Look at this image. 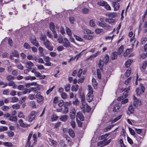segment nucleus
<instances>
[{"label":"nucleus","instance_id":"ddd939ff","mask_svg":"<svg viewBox=\"0 0 147 147\" xmlns=\"http://www.w3.org/2000/svg\"><path fill=\"white\" fill-rule=\"evenodd\" d=\"M105 21L109 24L113 25L115 22V20L111 18H107L105 20Z\"/></svg>","mask_w":147,"mask_h":147},{"label":"nucleus","instance_id":"052dcab7","mask_svg":"<svg viewBox=\"0 0 147 147\" xmlns=\"http://www.w3.org/2000/svg\"><path fill=\"white\" fill-rule=\"evenodd\" d=\"M34 94H30L28 95V98L30 100H33L35 98Z\"/></svg>","mask_w":147,"mask_h":147},{"label":"nucleus","instance_id":"338daca9","mask_svg":"<svg viewBox=\"0 0 147 147\" xmlns=\"http://www.w3.org/2000/svg\"><path fill=\"white\" fill-rule=\"evenodd\" d=\"M24 46L25 49H29L30 48V45L28 43H25L24 44Z\"/></svg>","mask_w":147,"mask_h":147},{"label":"nucleus","instance_id":"8fccbe9b","mask_svg":"<svg viewBox=\"0 0 147 147\" xmlns=\"http://www.w3.org/2000/svg\"><path fill=\"white\" fill-rule=\"evenodd\" d=\"M40 39L43 42V43L45 42L46 40H48L47 39V36L45 35H42L40 38Z\"/></svg>","mask_w":147,"mask_h":147},{"label":"nucleus","instance_id":"72a5a7b5","mask_svg":"<svg viewBox=\"0 0 147 147\" xmlns=\"http://www.w3.org/2000/svg\"><path fill=\"white\" fill-rule=\"evenodd\" d=\"M132 61V60L131 59L128 60L125 63V67H129Z\"/></svg>","mask_w":147,"mask_h":147},{"label":"nucleus","instance_id":"f8f14e48","mask_svg":"<svg viewBox=\"0 0 147 147\" xmlns=\"http://www.w3.org/2000/svg\"><path fill=\"white\" fill-rule=\"evenodd\" d=\"M19 122L20 125L22 127H26L30 126V125H28L23 123V120L22 119H20L19 121Z\"/></svg>","mask_w":147,"mask_h":147},{"label":"nucleus","instance_id":"6ab92c4d","mask_svg":"<svg viewBox=\"0 0 147 147\" xmlns=\"http://www.w3.org/2000/svg\"><path fill=\"white\" fill-rule=\"evenodd\" d=\"M35 76L38 77H40L41 79H44L46 77L45 75H42L41 74L38 72H36L35 74Z\"/></svg>","mask_w":147,"mask_h":147},{"label":"nucleus","instance_id":"c85d7f7f","mask_svg":"<svg viewBox=\"0 0 147 147\" xmlns=\"http://www.w3.org/2000/svg\"><path fill=\"white\" fill-rule=\"evenodd\" d=\"M109 56L107 55L104 58L103 61H104V63L105 64H107L109 61Z\"/></svg>","mask_w":147,"mask_h":147},{"label":"nucleus","instance_id":"423d86ee","mask_svg":"<svg viewBox=\"0 0 147 147\" xmlns=\"http://www.w3.org/2000/svg\"><path fill=\"white\" fill-rule=\"evenodd\" d=\"M100 53V52L98 51L96 53H94L89 57L87 59V60H92L96 57L99 55Z\"/></svg>","mask_w":147,"mask_h":147},{"label":"nucleus","instance_id":"603ef678","mask_svg":"<svg viewBox=\"0 0 147 147\" xmlns=\"http://www.w3.org/2000/svg\"><path fill=\"white\" fill-rule=\"evenodd\" d=\"M46 46V47L51 44L48 40H47L43 43Z\"/></svg>","mask_w":147,"mask_h":147},{"label":"nucleus","instance_id":"ea45409f","mask_svg":"<svg viewBox=\"0 0 147 147\" xmlns=\"http://www.w3.org/2000/svg\"><path fill=\"white\" fill-rule=\"evenodd\" d=\"M105 28V30L107 31H108L110 30L111 28L112 27L111 26L107 24L106 23L105 26V27H104Z\"/></svg>","mask_w":147,"mask_h":147},{"label":"nucleus","instance_id":"de8ad7c7","mask_svg":"<svg viewBox=\"0 0 147 147\" xmlns=\"http://www.w3.org/2000/svg\"><path fill=\"white\" fill-rule=\"evenodd\" d=\"M12 54L15 57H18L19 55L17 51H14L12 52Z\"/></svg>","mask_w":147,"mask_h":147},{"label":"nucleus","instance_id":"c9c22d12","mask_svg":"<svg viewBox=\"0 0 147 147\" xmlns=\"http://www.w3.org/2000/svg\"><path fill=\"white\" fill-rule=\"evenodd\" d=\"M89 24L90 26L92 27H94L96 25L95 21L92 20H91L89 22Z\"/></svg>","mask_w":147,"mask_h":147},{"label":"nucleus","instance_id":"b1692460","mask_svg":"<svg viewBox=\"0 0 147 147\" xmlns=\"http://www.w3.org/2000/svg\"><path fill=\"white\" fill-rule=\"evenodd\" d=\"M132 51V48H130L127 49L126 51L124 53L123 56L124 57L127 56Z\"/></svg>","mask_w":147,"mask_h":147},{"label":"nucleus","instance_id":"aec40b11","mask_svg":"<svg viewBox=\"0 0 147 147\" xmlns=\"http://www.w3.org/2000/svg\"><path fill=\"white\" fill-rule=\"evenodd\" d=\"M118 53L117 52H115L113 53L112 54L111 58L112 60H114L116 59L117 58V55Z\"/></svg>","mask_w":147,"mask_h":147},{"label":"nucleus","instance_id":"cd10ccee","mask_svg":"<svg viewBox=\"0 0 147 147\" xmlns=\"http://www.w3.org/2000/svg\"><path fill=\"white\" fill-rule=\"evenodd\" d=\"M9 119L10 121L16 122L18 118L16 116H13L11 115Z\"/></svg>","mask_w":147,"mask_h":147},{"label":"nucleus","instance_id":"c756f323","mask_svg":"<svg viewBox=\"0 0 147 147\" xmlns=\"http://www.w3.org/2000/svg\"><path fill=\"white\" fill-rule=\"evenodd\" d=\"M69 135L71 137L73 138L75 136V134L74 131L72 129H69L68 130Z\"/></svg>","mask_w":147,"mask_h":147},{"label":"nucleus","instance_id":"69168bd1","mask_svg":"<svg viewBox=\"0 0 147 147\" xmlns=\"http://www.w3.org/2000/svg\"><path fill=\"white\" fill-rule=\"evenodd\" d=\"M20 105L18 104L14 105L12 106V108L15 109H18L20 108Z\"/></svg>","mask_w":147,"mask_h":147},{"label":"nucleus","instance_id":"c03bdc74","mask_svg":"<svg viewBox=\"0 0 147 147\" xmlns=\"http://www.w3.org/2000/svg\"><path fill=\"white\" fill-rule=\"evenodd\" d=\"M74 36L76 40L80 42L83 41V39L81 37L76 35H74Z\"/></svg>","mask_w":147,"mask_h":147},{"label":"nucleus","instance_id":"e433bc0d","mask_svg":"<svg viewBox=\"0 0 147 147\" xmlns=\"http://www.w3.org/2000/svg\"><path fill=\"white\" fill-rule=\"evenodd\" d=\"M97 4L99 5L104 6L105 4H106V2L104 1H100L98 2Z\"/></svg>","mask_w":147,"mask_h":147},{"label":"nucleus","instance_id":"4d7b16f0","mask_svg":"<svg viewBox=\"0 0 147 147\" xmlns=\"http://www.w3.org/2000/svg\"><path fill=\"white\" fill-rule=\"evenodd\" d=\"M6 78L8 80L10 81L11 80L14 79V77L11 75H10L7 76Z\"/></svg>","mask_w":147,"mask_h":147},{"label":"nucleus","instance_id":"680f3d73","mask_svg":"<svg viewBox=\"0 0 147 147\" xmlns=\"http://www.w3.org/2000/svg\"><path fill=\"white\" fill-rule=\"evenodd\" d=\"M122 117V115H119L118 117L115 118L114 120L112 121V122H115L117 121L119 119H121Z\"/></svg>","mask_w":147,"mask_h":147},{"label":"nucleus","instance_id":"6e6d98bb","mask_svg":"<svg viewBox=\"0 0 147 147\" xmlns=\"http://www.w3.org/2000/svg\"><path fill=\"white\" fill-rule=\"evenodd\" d=\"M64 47L62 46H60L57 47V49L59 51H61L64 49Z\"/></svg>","mask_w":147,"mask_h":147},{"label":"nucleus","instance_id":"2eb2a0df","mask_svg":"<svg viewBox=\"0 0 147 147\" xmlns=\"http://www.w3.org/2000/svg\"><path fill=\"white\" fill-rule=\"evenodd\" d=\"M134 111V108L132 105H130L128 111L127 112V113L129 114H130L133 113Z\"/></svg>","mask_w":147,"mask_h":147},{"label":"nucleus","instance_id":"5fc2aeb1","mask_svg":"<svg viewBox=\"0 0 147 147\" xmlns=\"http://www.w3.org/2000/svg\"><path fill=\"white\" fill-rule=\"evenodd\" d=\"M57 40L59 43L60 44H62L63 41V38L62 36H59L57 39Z\"/></svg>","mask_w":147,"mask_h":147},{"label":"nucleus","instance_id":"49530a36","mask_svg":"<svg viewBox=\"0 0 147 147\" xmlns=\"http://www.w3.org/2000/svg\"><path fill=\"white\" fill-rule=\"evenodd\" d=\"M95 31L97 33L100 34L103 32V29H102L97 28L95 29Z\"/></svg>","mask_w":147,"mask_h":147},{"label":"nucleus","instance_id":"2f4dec72","mask_svg":"<svg viewBox=\"0 0 147 147\" xmlns=\"http://www.w3.org/2000/svg\"><path fill=\"white\" fill-rule=\"evenodd\" d=\"M3 144L5 146L10 147L13 146V144L11 142H4L3 143Z\"/></svg>","mask_w":147,"mask_h":147},{"label":"nucleus","instance_id":"a211bd4d","mask_svg":"<svg viewBox=\"0 0 147 147\" xmlns=\"http://www.w3.org/2000/svg\"><path fill=\"white\" fill-rule=\"evenodd\" d=\"M80 97L81 98V102L83 105H84L85 104V96L83 94L80 95Z\"/></svg>","mask_w":147,"mask_h":147},{"label":"nucleus","instance_id":"dca6fc26","mask_svg":"<svg viewBox=\"0 0 147 147\" xmlns=\"http://www.w3.org/2000/svg\"><path fill=\"white\" fill-rule=\"evenodd\" d=\"M26 66H28L27 68H29V67H30L29 68L30 69H32L31 67L33 66L34 65L33 63L30 61L27 62L26 63Z\"/></svg>","mask_w":147,"mask_h":147},{"label":"nucleus","instance_id":"4c0bfd02","mask_svg":"<svg viewBox=\"0 0 147 147\" xmlns=\"http://www.w3.org/2000/svg\"><path fill=\"white\" fill-rule=\"evenodd\" d=\"M49 26L50 28L52 31H55L54 25L52 22L50 23Z\"/></svg>","mask_w":147,"mask_h":147},{"label":"nucleus","instance_id":"a19ab883","mask_svg":"<svg viewBox=\"0 0 147 147\" xmlns=\"http://www.w3.org/2000/svg\"><path fill=\"white\" fill-rule=\"evenodd\" d=\"M58 118L57 116L55 115H53L51 118V119L52 121H56Z\"/></svg>","mask_w":147,"mask_h":147},{"label":"nucleus","instance_id":"5701e85b","mask_svg":"<svg viewBox=\"0 0 147 147\" xmlns=\"http://www.w3.org/2000/svg\"><path fill=\"white\" fill-rule=\"evenodd\" d=\"M92 82L93 86L94 89H96L97 88V83L96 80L93 78L92 80Z\"/></svg>","mask_w":147,"mask_h":147},{"label":"nucleus","instance_id":"9b49d317","mask_svg":"<svg viewBox=\"0 0 147 147\" xmlns=\"http://www.w3.org/2000/svg\"><path fill=\"white\" fill-rule=\"evenodd\" d=\"M7 85L10 86H12L13 89L16 88L18 86V85L16 84L15 82L13 81H11L9 82L7 84Z\"/></svg>","mask_w":147,"mask_h":147},{"label":"nucleus","instance_id":"f03ea898","mask_svg":"<svg viewBox=\"0 0 147 147\" xmlns=\"http://www.w3.org/2000/svg\"><path fill=\"white\" fill-rule=\"evenodd\" d=\"M140 88H137L136 90L137 95L139 96L140 95L144 93L145 90V88L142 84H140Z\"/></svg>","mask_w":147,"mask_h":147},{"label":"nucleus","instance_id":"bf43d9fd","mask_svg":"<svg viewBox=\"0 0 147 147\" xmlns=\"http://www.w3.org/2000/svg\"><path fill=\"white\" fill-rule=\"evenodd\" d=\"M2 109L4 111H6L9 109V108L8 106H4L2 107Z\"/></svg>","mask_w":147,"mask_h":147},{"label":"nucleus","instance_id":"09e8293b","mask_svg":"<svg viewBox=\"0 0 147 147\" xmlns=\"http://www.w3.org/2000/svg\"><path fill=\"white\" fill-rule=\"evenodd\" d=\"M147 66V61H144L142 64V68L145 70L146 68V67Z\"/></svg>","mask_w":147,"mask_h":147},{"label":"nucleus","instance_id":"4be33fe9","mask_svg":"<svg viewBox=\"0 0 147 147\" xmlns=\"http://www.w3.org/2000/svg\"><path fill=\"white\" fill-rule=\"evenodd\" d=\"M68 118V116L67 115H61L60 118V120L63 121H66Z\"/></svg>","mask_w":147,"mask_h":147},{"label":"nucleus","instance_id":"e2e57ef3","mask_svg":"<svg viewBox=\"0 0 147 147\" xmlns=\"http://www.w3.org/2000/svg\"><path fill=\"white\" fill-rule=\"evenodd\" d=\"M38 51L40 53L42 56L43 55V48L41 47H39L38 48Z\"/></svg>","mask_w":147,"mask_h":147},{"label":"nucleus","instance_id":"864d4df0","mask_svg":"<svg viewBox=\"0 0 147 147\" xmlns=\"http://www.w3.org/2000/svg\"><path fill=\"white\" fill-rule=\"evenodd\" d=\"M7 127H0V132L7 131Z\"/></svg>","mask_w":147,"mask_h":147},{"label":"nucleus","instance_id":"a878e982","mask_svg":"<svg viewBox=\"0 0 147 147\" xmlns=\"http://www.w3.org/2000/svg\"><path fill=\"white\" fill-rule=\"evenodd\" d=\"M24 79L26 80H35L36 78L35 76H28L25 77Z\"/></svg>","mask_w":147,"mask_h":147},{"label":"nucleus","instance_id":"bb28decb","mask_svg":"<svg viewBox=\"0 0 147 147\" xmlns=\"http://www.w3.org/2000/svg\"><path fill=\"white\" fill-rule=\"evenodd\" d=\"M84 33L86 34H93L94 32L88 29H86L84 30Z\"/></svg>","mask_w":147,"mask_h":147},{"label":"nucleus","instance_id":"6e6552de","mask_svg":"<svg viewBox=\"0 0 147 147\" xmlns=\"http://www.w3.org/2000/svg\"><path fill=\"white\" fill-rule=\"evenodd\" d=\"M36 97L37 99V101L38 102H41L44 100V97L40 94L39 92L36 94Z\"/></svg>","mask_w":147,"mask_h":147},{"label":"nucleus","instance_id":"774afa93","mask_svg":"<svg viewBox=\"0 0 147 147\" xmlns=\"http://www.w3.org/2000/svg\"><path fill=\"white\" fill-rule=\"evenodd\" d=\"M141 57L143 59H144L147 57V53L142 54L140 55Z\"/></svg>","mask_w":147,"mask_h":147},{"label":"nucleus","instance_id":"39448f33","mask_svg":"<svg viewBox=\"0 0 147 147\" xmlns=\"http://www.w3.org/2000/svg\"><path fill=\"white\" fill-rule=\"evenodd\" d=\"M31 43L35 46L38 47L39 46V43L36 41V37L34 36H32L30 39Z\"/></svg>","mask_w":147,"mask_h":147},{"label":"nucleus","instance_id":"7c9ffc66","mask_svg":"<svg viewBox=\"0 0 147 147\" xmlns=\"http://www.w3.org/2000/svg\"><path fill=\"white\" fill-rule=\"evenodd\" d=\"M117 15L116 12H111L108 13V16L110 17L113 18L115 17Z\"/></svg>","mask_w":147,"mask_h":147},{"label":"nucleus","instance_id":"f704fd0d","mask_svg":"<svg viewBox=\"0 0 147 147\" xmlns=\"http://www.w3.org/2000/svg\"><path fill=\"white\" fill-rule=\"evenodd\" d=\"M11 102H17L19 100L18 98L16 97H11L10 98Z\"/></svg>","mask_w":147,"mask_h":147},{"label":"nucleus","instance_id":"20e7f679","mask_svg":"<svg viewBox=\"0 0 147 147\" xmlns=\"http://www.w3.org/2000/svg\"><path fill=\"white\" fill-rule=\"evenodd\" d=\"M62 44L65 47L68 48L70 47V44L69 40L66 38H63V41Z\"/></svg>","mask_w":147,"mask_h":147},{"label":"nucleus","instance_id":"f3484780","mask_svg":"<svg viewBox=\"0 0 147 147\" xmlns=\"http://www.w3.org/2000/svg\"><path fill=\"white\" fill-rule=\"evenodd\" d=\"M85 50H83L82 52H81L80 53L78 54L77 55H76V56L74 57L73 58V57L71 58L68 61L69 62H70L71 61H73L76 58V57H77V59H78V58L82 54V52L85 51Z\"/></svg>","mask_w":147,"mask_h":147},{"label":"nucleus","instance_id":"3c124183","mask_svg":"<svg viewBox=\"0 0 147 147\" xmlns=\"http://www.w3.org/2000/svg\"><path fill=\"white\" fill-rule=\"evenodd\" d=\"M71 104V102L69 101V102H65L64 103V107H67L68 108V106L70 105Z\"/></svg>","mask_w":147,"mask_h":147},{"label":"nucleus","instance_id":"37998d69","mask_svg":"<svg viewBox=\"0 0 147 147\" xmlns=\"http://www.w3.org/2000/svg\"><path fill=\"white\" fill-rule=\"evenodd\" d=\"M71 87L70 85L69 84H67L65 87V89L66 92H68L70 90Z\"/></svg>","mask_w":147,"mask_h":147},{"label":"nucleus","instance_id":"4468645a","mask_svg":"<svg viewBox=\"0 0 147 147\" xmlns=\"http://www.w3.org/2000/svg\"><path fill=\"white\" fill-rule=\"evenodd\" d=\"M104 61L103 60L100 59L98 64V66L101 70H102L103 68Z\"/></svg>","mask_w":147,"mask_h":147},{"label":"nucleus","instance_id":"f257e3e1","mask_svg":"<svg viewBox=\"0 0 147 147\" xmlns=\"http://www.w3.org/2000/svg\"><path fill=\"white\" fill-rule=\"evenodd\" d=\"M88 89L89 92L87 95L86 99L87 100L90 102L93 99V90L91 86L90 85L88 86Z\"/></svg>","mask_w":147,"mask_h":147},{"label":"nucleus","instance_id":"0e129e2a","mask_svg":"<svg viewBox=\"0 0 147 147\" xmlns=\"http://www.w3.org/2000/svg\"><path fill=\"white\" fill-rule=\"evenodd\" d=\"M18 117L20 118H24L25 116L22 112H20L18 113Z\"/></svg>","mask_w":147,"mask_h":147},{"label":"nucleus","instance_id":"9d476101","mask_svg":"<svg viewBox=\"0 0 147 147\" xmlns=\"http://www.w3.org/2000/svg\"><path fill=\"white\" fill-rule=\"evenodd\" d=\"M94 36L93 34H86L83 36V38L88 40H91L93 39Z\"/></svg>","mask_w":147,"mask_h":147},{"label":"nucleus","instance_id":"1a4fd4ad","mask_svg":"<svg viewBox=\"0 0 147 147\" xmlns=\"http://www.w3.org/2000/svg\"><path fill=\"white\" fill-rule=\"evenodd\" d=\"M76 119L78 118L81 121H83L84 119V117L81 112H79L77 113Z\"/></svg>","mask_w":147,"mask_h":147},{"label":"nucleus","instance_id":"393cba45","mask_svg":"<svg viewBox=\"0 0 147 147\" xmlns=\"http://www.w3.org/2000/svg\"><path fill=\"white\" fill-rule=\"evenodd\" d=\"M79 88V86L78 85H73L71 88V90L72 91H77Z\"/></svg>","mask_w":147,"mask_h":147},{"label":"nucleus","instance_id":"7ed1b4c3","mask_svg":"<svg viewBox=\"0 0 147 147\" xmlns=\"http://www.w3.org/2000/svg\"><path fill=\"white\" fill-rule=\"evenodd\" d=\"M37 112L33 111H32L28 117V120L30 122H31L35 119V116L37 114Z\"/></svg>","mask_w":147,"mask_h":147},{"label":"nucleus","instance_id":"0eeeda50","mask_svg":"<svg viewBox=\"0 0 147 147\" xmlns=\"http://www.w3.org/2000/svg\"><path fill=\"white\" fill-rule=\"evenodd\" d=\"M134 105L135 107H136L138 105H141V101L140 100L138 99L135 97H134Z\"/></svg>","mask_w":147,"mask_h":147},{"label":"nucleus","instance_id":"58836bf2","mask_svg":"<svg viewBox=\"0 0 147 147\" xmlns=\"http://www.w3.org/2000/svg\"><path fill=\"white\" fill-rule=\"evenodd\" d=\"M147 42V38L146 37L142 38L141 40V43L142 44H144Z\"/></svg>","mask_w":147,"mask_h":147},{"label":"nucleus","instance_id":"412c9836","mask_svg":"<svg viewBox=\"0 0 147 147\" xmlns=\"http://www.w3.org/2000/svg\"><path fill=\"white\" fill-rule=\"evenodd\" d=\"M113 5L114 8V9L115 11L118 10L119 8V5L117 2H113Z\"/></svg>","mask_w":147,"mask_h":147},{"label":"nucleus","instance_id":"13d9d810","mask_svg":"<svg viewBox=\"0 0 147 147\" xmlns=\"http://www.w3.org/2000/svg\"><path fill=\"white\" fill-rule=\"evenodd\" d=\"M97 74L98 78L99 79H100L101 78L100 72L99 69H97Z\"/></svg>","mask_w":147,"mask_h":147},{"label":"nucleus","instance_id":"a18cd8bd","mask_svg":"<svg viewBox=\"0 0 147 147\" xmlns=\"http://www.w3.org/2000/svg\"><path fill=\"white\" fill-rule=\"evenodd\" d=\"M123 46L121 45L119 48L118 52V54H120L123 51Z\"/></svg>","mask_w":147,"mask_h":147},{"label":"nucleus","instance_id":"473e14b6","mask_svg":"<svg viewBox=\"0 0 147 147\" xmlns=\"http://www.w3.org/2000/svg\"><path fill=\"white\" fill-rule=\"evenodd\" d=\"M66 31L67 35L70 36H72V33L70 29L68 27L66 28Z\"/></svg>","mask_w":147,"mask_h":147},{"label":"nucleus","instance_id":"79ce46f5","mask_svg":"<svg viewBox=\"0 0 147 147\" xmlns=\"http://www.w3.org/2000/svg\"><path fill=\"white\" fill-rule=\"evenodd\" d=\"M131 72V69L130 68H129V69H127L125 73V74L126 76L128 77L129 76Z\"/></svg>","mask_w":147,"mask_h":147}]
</instances>
